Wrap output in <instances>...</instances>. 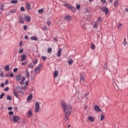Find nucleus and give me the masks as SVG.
Segmentation results:
<instances>
[{"label":"nucleus","instance_id":"7","mask_svg":"<svg viewBox=\"0 0 128 128\" xmlns=\"http://www.w3.org/2000/svg\"><path fill=\"white\" fill-rule=\"evenodd\" d=\"M16 91L18 92H20V94H24V92H22V88H20V87L18 86H16Z\"/></svg>","mask_w":128,"mask_h":128},{"label":"nucleus","instance_id":"52","mask_svg":"<svg viewBox=\"0 0 128 128\" xmlns=\"http://www.w3.org/2000/svg\"><path fill=\"white\" fill-rule=\"evenodd\" d=\"M23 28H24V30H26V28H28V26L24 25Z\"/></svg>","mask_w":128,"mask_h":128},{"label":"nucleus","instance_id":"22","mask_svg":"<svg viewBox=\"0 0 128 128\" xmlns=\"http://www.w3.org/2000/svg\"><path fill=\"white\" fill-rule=\"evenodd\" d=\"M30 40H38V37L36 36H32L30 38Z\"/></svg>","mask_w":128,"mask_h":128},{"label":"nucleus","instance_id":"5","mask_svg":"<svg viewBox=\"0 0 128 128\" xmlns=\"http://www.w3.org/2000/svg\"><path fill=\"white\" fill-rule=\"evenodd\" d=\"M100 10H102L103 12H105L106 14H108V9L106 7H101L100 8Z\"/></svg>","mask_w":128,"mask_h":128},{"label":"nucleus","instance_id":"39","mask_svg":"<svg viewBox=\"0 0 128 128\" xmlns=\"http://www.w3.org/2000/svg\"><path fill=\"white\" fill-rule=\"evenodd\" d=\"M38 12L39 14H42V12H44V9H40L38 10Z\"/></svg>","mask_w":128,"mask_h":128},{"label":"nucleus","instance_id":"18","mask_svg":"<svg viewBox=\"0 0 128 128\" xmlns=\"http://www.w3.org/2000/svg\"><path fill=\"white\" fill-rule=\"evenodd\" d=\"M32 110H29L28 112V118H30V116H32Z\"/></svg>","mask_w":128,"mask_h":128},{"label":"nucleus","instance_id":"27","mask_svg":"<svg viewBox=\"0 0 128 128\" xmlns=\"http://www.w3.org/2000/svg\"><path fill=\"white\" fill-rule=\"evenodd\" d=\"M68 62L69 64H72L74 62V60L72 59H70L68 61Z\"/></svg>","mask_w":128,"mask_h":128},{"label":"nucleus","instance_id":"3","mask_svg":"<svg viewBox=\"0 0 128 128\" xmlns=\"http://www.w3.org/2000/svg\"><path fill=\"white\" fill-rule=\"evenodd\" d=\"M34 112H40V104H38V102H36L35 103Z\"/></svg>","mask_w":128,"mask_h":128},{"label":"nucleus","instance_id":"12","mask_svg":"<svg viewBox=\"0 0 128 128\" xmlns=\"http://www.w3.org/2000/svg\"><path fill=\"white\" fill-rule=\"evenodd\" d=\"M64 20H67V21H70V20H72V16H66L64 18Z\"/></svg>","mask_w":128,"mask_h":128},{"label":"nucleus","instance_id":"6","mask_svg":"<svg viewBox=\"0 0 128 128\" xmlns=\"http://www.w3.org/2000/svg\"><path fill=\"white\" fill-rule=\"evenodd\" d=\"M42 66V64H39L35 69V74H38L39 72L40 71V68Z\"/></svg>","mask_w":128,"mask_h":128},{"label":"nucleus","instance_id":"43","mask_svg":"<svg viewBox=\"0 0 128 128\" xmlns=\"http://www.w3.org/2000/svg\"><path fill=\"white\" fill-rule=\"evenodd\" d=\"M8 114H9L10 116H12V114H14V112H12V111H10V112H8Z\"/></svg>","mask_w":128,"mask_h":128},{"label":"nucleus","instance_id":"58","mask_svg":"<svg viewBox=\"0 0 128 128\" xmlns=\"http://www.w3.org/2000/svg\"><path fill=\"white\" fill-rule=\"evenodd\" d=\"M5 84L8 85V80H6L5 82Z\"/></svg>","mask_w":128,"mask_h":128},{"label":"nucleus","instance_id":"23","mask_svg":"<svg viewBox=\"0 0 128 128\" xmlns=\"http://www.w3.org/2000/svg\"><path fill=\"white\" fill-rule=\"evenodd\" d=\"M90 48H91V50H96V46H94V43L91 44Z\"/></svg>","mask_w":128,"mask_h":128},{"label":"nucleus","instance_id":"21","mask_svg":"<svg viewBox=\"0 0 128 128\" xmlns=\"http://www.w3.org/2000/svg\"><path fill=\"white\" fill-rule=\"evenodd\" d=\"M22 78L20 77V74L17 75L16 76V80H18V82H20Z\"/></svg>","mask_w":128,"mask_h":128},{"label":"nucleus","instance_id":"47","mask_svg":"<svg viewBox=\"0 0 128 128\" xmlns=\"http://www.w3.org/2000/svg\"><path fill=\"white\" fill-rule=\"evenodd\" d=\"M76 8L77 10H80V4H77V5L76 6Z\"/></svg>","mask_w":128,"mask_h":128},{"label":"nucleus","instance_id":"61","mask_svg":"<svg viewBox=\"0 0 128 128\" xmlns=\"http://www.w3.org/2000/svg\"><path fill=\"white\" fill-rule=\"evenodd\" d=\"M0 86L2 88H4V83L1 84H0Z\"/></svg>","mask_w":128,"mask_h":128},{"label":"nucleus","instance_id":"37","mask_svg":"<svg viewBox=\"0 0 128 128\" xmlns=\"http://www.w3.org/2000/svg\"><path fill=\"white\" fill-rule=\"evenodd\" d=\"M100 0L103 4H106V5L107 4L106 1V0Z\"/></svg>","mask_w":128,"mask_h":128},{"label":"nucleus","instance_id":"46","mask_svg":"<svg viewBox=\"0 0 128 128\" xmlns=\"http://www.w3.org/2000/svg\"><path fill=\"white\" fill-rule=\"evenodd\" d=\"M22 52H24V49H22V48L19 49V54H22Z\"/></svg>","mask_w":128,"mask_h":128},{"label":"nucleus","instance_id":"10","mask_svg":"<svg viewBox=\"0 0 128 128\" xmlns=\"http://www.w3.org/2000/svg\"><path fill=\"white\" fill-rule=\"evenodd\" d=\"M24 80H26V77H24V76H23L22 77V82H20V86H22V84L24 86Z\"/></svg>","mask_w":128,"mask_h":128},{"label":"nucleus","instance_id":"45","mask_svg":"<svg viewBox=\"0 0 128 128\" xmlns=\"http://www.w3.org/2000/svg\"><path fill=\"white\" fill-rule=\"evenodd\" d=\"M34 64H38V60L36 59L35 60L33 61Z\"/></svg>","mask_w":128,"mask_h":128},{"label":"nucleus","instance_id":"48","mask_svg":"<svg viewBox=\"0 0 128 128\" xmlns=\"http://www.w3.org/2000/svg\"><path fill=\"white\" fill-rule=\"evenodd\" d=\"M101 37V38H102V35H100V34H98V38H100Z\"/></svg>","mask_w":128,"mask_h":128},{"label":"nucleus","instance_id":"19","mask_svg":"<svg viewBox=\"0 0 128 128\" xmlns=\"http://www.w3.org/2000/svg\"><path fill=\"white\" fill-rule=\"evenodd\" d=\"M4 70L6 71V72H10V66L8 65H6L4 67Z\"/></svg>","mask_w":128,"mask_h":128},{"label":"nucleus","instance_id":"16","mask_svg":"<svg viewBox=\"0 0 128 128\" xmlns=\"http://www.w3.org/2000/svg\"><path fill=\"white\" fill-rule=\"evenodd\" d=\"M58 76V71L55 70L54 74V78H56Z\"/></svg>","mask_w":128,"mask_h":128},{"label":"nucleus","instance_id":"13","mask_svg":"<svg viewBox=\"0 0 128 128\" xmlns=\"http://www.w3.org/2000/svg\"><path fill=\"white\" fill-rule=\"evenodd\" d=\"M94 108L96 112H102V110H100V108L98 106H94Z\"/></svg>","mask_w":128,"mask_h":128},{"label":"nucleus","instance_id":"9","mask_svg":"<svg viewBox=\"0 0 128 128\" xmlns=\"http://www.w3.org/2000/svg\"><path fill=\"white\" fill-rule=\"evenodd\" d=\"M26 60V55L25 54H22L21 56V62H24Z\"/></svg>","mask_w":128,"mask_h":128},{"label":"nucleus","instance_id":"17","mask_svg":"<svg viewBox=\"0 0 128 128\" xmlns=\"http://www.w3.org/2000/svg\"><path fill=\"white\" fill-rule=\"evenodd\" d=\"M88 120H90V122H94V117L89 116L88 117Z\"/></svg>","mask_w":128,"mask_h":128},{"label":"nucleus","instance_id":"56","mask_svg":"<svg viewBox=\"0 0 128 128\" xmlns=\"http://www.w3.org/2000/svg\"><path fill=\"white\" fill-rule=\"evenodd\" d=\"M10 78H14V74L13 73H10Z\"/></svg>","mask_w":128,"mask_h":128},{"label":"nucleus","instance_id":"51","mask_svg":"<svg viewBox=\"0 0 128 128\" xmlns=\"http://www.w3.org/2000/svg\"><path fill=\"white\" fill-rule=\"evenodd\" d=\"M8 90H10V88L8 87H6V88H4V92H8Z\"/></svg>","mask_w":128,"mask_h":128},{"label":"nucleus","instance_id":"53","mask_svg":"<svg viewBox=\"0 0 128 128\" xmlns=\"http://www.w3.org/2000/svg\"><path fill=\"white\" fill-rule=\"evenodd\" d=\"M42 60H44V61L46 60V57L42 56Z\"/></svg>","mask_w":128,"mask_h":128},{"label":"nucleus","instance_id":"59","mask_svg":"<svg viewBox=\"0 0 128 128\" xmlns=\"http://www.w3.org/2000/svg\"><path fill=\"white\" fill-rule=\"evenodd\" d=\"M22 88H23V90H26V85H24V86H22Z\"/></svg>","mask_w":128,"mask_h":128},{"label":"nucleus","instance_id":"41","mask_svg":"<svg viewBox=\"0 0 128 128\" xmlns=\"http://www.w3.org/2000/svg\"><path fill=\"white\" fill-rule=\"evenodd\" d=\"M17 2H18V0H11V4H16Z\"/></svg>","mask_w":128,"mask_h":128},{"label":"nucleus","instance_id":"14","mask_svg":"<svg viewBox=\"0 0 128 128\" xmlns=\"http://www.w3.org/2000/svg\"><path fill=\"white\" fill-rule=\"evenodd\" d=\"M62 49L60 48L57 54V56H58V58H60V55L62 54Z\"/></svg>","mask_w":128,"mask_h":128},{"label":"nucleus","instance_id":"26","mask_svg":"<svg viewBox=\"0 0 128 128\" xmlns=\"http://www.w3.org/2000/svg\"><path fill=\"white\" fill-rule=\"evenodd\" d=\"M104 120V115L102 114V115L100 116V120L101 122H102V120Z\"/></svg>","mask_w":128,"mask_h":128},{"label":"nucleus","instance_id":"64","mask_svg":"<svg viewBox=\"0 0 128 128\" xmlns=\"http://www.w3.org/2000/svg\"><path fill=\"white\" fill-rule=\"evenodd\" d=\"M26 62H22V66H26Z\"/></svg>","mask_w":128,"mask_h":128},{"label":"nucleus","instance_id":"54","mask_svg":"<svg viewBox=\"0 0 128 128\" xmlns=\"http://www.w3.org/2000/svg\"><path fill=\"white\" fill-rule=\"evenodd\" d=\"M20 10L21 12H24V6L21 7Z\"/></svg>","mask_w":128,"mask_h":128},{"label":"nucleus","instance_id":"35","mask_svg":"<svg viewBox=\"0 0 128 128\" xmlns=\"http://www.w3.org/2000/svg\"><path fill=\"white\" fill-rule=\"evenodd\" d=\"M14 96H15L17 98H18V92H16L14 91Z\"/></svg>","mask_w":128,"mask_h":128},{"label":"nucleus","instance_id":"33","mask_svg":"<svg viewBox=\"0 0 128 128\" xmlns=\"http://www.w3.org/2000/svg\"><path fill=\"white\" fill-rule=\"evenodd\" d=\"M104 68L106 69V70H107L108 69V63L106 62L105 64H104Z\"/></svg>","mask_w":128,"mask_h":128},{"label":"nucleus","instance_id":"2","mask_svg":"<svg viewBox=\"0 0 128 128\" xmlns=\"http://www.w3.org/2000/svg\"><path fill=\"white\" fill-rule=\"evenodd\" d=\"M9 118L10 120H12V122L16 124V122H20V118L18 117V116H13L12 118V116H10Z\"/></svg>","mask_w":128,"mask_h":128},{"label":"nucleus","instance_id":"42","mask_svg":"<svg viewBox=\"0 0 128 128\" xmlns=\"http://www.w3.org/2000/svg\"><path fill=\"white\" fill-rule=\"evenodd\" d=\"M42 30H48V27H46V26H42Z\"/></svg>","mask_w":128,"mask_h":128},{"label":"nucleus","instance_id":"60","mask_svg":"<svg viewBox=\"0 0 128 128\" xmlns=\"http://www.w3.org/2000/svg\"><path fill=\"white\" fill-rule=\"evenodd\" d=\"M12 110V107L10 106L8 108V110Z\"/></svg>","mask_w":128,"mask_h":128},{"label":"nucleus","instance_id":"63","mask_svg":"<svg viewBox=\"0 0 128 128\" xmlns=\"http://www.w3.org/2000/svg\"><path fill=\"white\" fill-rule=\"evenodd\" d=\"M24 38H25V40H28V36H24Z\"/></svg>","mask_w":128,"mask_h":128},{"label":"nucleus","instance_id":"38","mask_svg":"<svg viewBox=\"0 0 128 128\" xmlns=\"http://www.w3.org/2000/svg\"><path fill=\"white\" fill-rule=\"evenodd\" d=\"M7 100H12V97L10 96V95L7 96Z\"/></svg>","mask_w":128,"mask_h":128},{"label":"nucleus","instance_id":"28","mask_svg":"<svg viewBox=\"0 0 128 128\" xmlns=\"http://www.w3.org/2000/svg\"><path fill=\"white\" fill-rule=\"evenodd\" d=\"M118 0L115 1L114 3V6L115 8H118Z\"/></svg>","mask_w":128,"mask_h":128},{"label":"nucleus","instance_id":"50","mask_svg":"<svg viewBox=\"0 0 128 128\" xmlns=\"http://www.w3.org/2000/svg\"><path fill=\"white\" fill-rule=\"evenodd\" d=\"M50 24H52V22H50V20H48L47 21V24L48 26H50Z\"/></svg>","mask_w":128,"mask_h":128},{"label":"nucleus","instance_id":"40","mask_svg":"<svg viewBox=\"0 0 128 128\" xmlns=\"http://www.w3.org/2000/svg\"><path fill=\"white\" fill-rule=\"evenodd\" d=\"M28 66L30 68H34V65H32V64H29Z\"/></svg>","mask_w":128,"mask_h":128},{"label":"nucleus","instance_id":"49","mask_svg":"<svg viewBox=\"0 0 128 128\" xmlns=\"http://www.w3.org/2000/svg\"><path fill=\"white\" fill-rule=\"evenodd\" d=\"M14 72H18V68H14Z\"/></svg>","mask_w":128,"mask_h":128},{"label":"nucleus","instance_id":"31","mask_svg":"<svg viewBox=\"0 0 128 128\" xmlns=\"http://www.w3.org/2000/svg\"><path fill=\"white\" fill-rule=\"evenodd\" d=\"M128 42H126V38H124V42H123V44H124V46H126Z\"/></svg>","mask_w":128,"mask_h":128},{"label":"nucleus","instance_id":"25","mask_svg":"<svg viewBox=\"0 0 128 128\" xmlns=\"http://www.w3.org/2000/svg\"><path fill=\"white\" fill-rule=\"evenodd\" d=\"M25 74H26V78H30V72H28V71L26 70Z\"/></svg>","mask_w":128,"mask_h":128},{"label":"nucleus","instance_id":"15","mask_svg":"<svg viewBox=\"0 0 128 128\" xmlns=\"http://www.w3.org/2000/svg\"><path fill=\"white\" fill-rule=\"evenodd\" d=\"M32 100V94H30L27 98V102H30Z\"/></svg>","mask_w":128,"mask_h":128},{"label":"nucleus","instance_id":"32","mask_svg":"<svg viewBox=\"0 0 128 128\" xmlns=\"http://www.w3.org/2000/svg\"><path fill=\"white\" fill-rule=\"evenodd\" d=\"M10 12H11V14H14V12H16V9H12L10 10Z\"/></svg>","mask_w":128,"mask_h":128},{"label":"nucleus","instance_id":"29","mask_svg":"<svg viewBox=\"0 0 128 128\" xmlns=\"http://www.w3.org/2000/svg\"><path fill=\"white\" fill-rule=\"evenodd\" d=\"M4 4L0 5V10H4Z\"/></svg>","mask_w":128,"mask_h":128},{"label":"nucleus","instance_id":"30","mask_svg":"<svg viewBox=\"0 0 128 128\" xmlns=\"http://www.w3.org/2000/svg\"><path fill=\"white\" fill-rule=\"evenodd\" d=\"M98 24L97 22H95L94 24V28H98Z\"/></svg>","mask_w":128,"mask_h":128},{"label":"nucleus","instance_id":"34","mask_svg":"<svg viewBox=\"0 0 128 128\" xmlns=\"http://www.w3.org/2000/svg\"><path fill=\"white\" fill-rule=\"evenodd\" d=\"M4 96V94L2 93L0 95V99L2 100V98Z\"/></svg>","mask_w":128,"mask_h":128},{"label":"nucleus","instance_id":"11","mask_svg":"<svg viewBox=\"0 0 128 128\" xmlns=\"http://www.w3.org/2000/svg\"><path fill=\"white\" fill-rule=\"evenodd\" d=\"M84 76L82 75H80V82L81 84H84Z\"/></svg>","mask_w":128,"mask_h":128},{"label":"nucleus","instance_id":"8","mask_svg":"<svg viewBox=\"0 0 128 128\" xmlns=\"http://www.w3.org/2000/svg\"><path fill=\"white\" fill-rule=\"evenodd\" d=\"M24 18L26 20V21L27 22H30V19H31L30 16L25 15Z\"/></svg>","mask_w":128,"mask_h":128},{"label":"nucleus","instance_id":"57","mask_svg":"<svg viewBox=\"0 0 128 128\" xmlns=\"http://www.w3.org/2000/svg\"><path fill=\"white\" fill-rule=\"evenodd\" d=\"M98 22H102V18H100V17H99V18H98Z\"/></svg>","mask_w":128,"mask_h":128},{"label":"nucleus","instance_id":"4","mask_svg":"<svg viewBox=\"0 0 128 128\" xmlns=\"http://www.w3.org/2000/svg\"><path fill=\"white\" fill-rule=\"evenodd\" d=\"M64 6H66L72 12H76V8L72 6L70 4H64Z\"/></svg>","mask_w":128,"mask_h":128},{"label":"nucleus","instance_id":"62","mask_svg":"<svg viewBox=\"0 0 128 128\" xmlns=\"http://www.w3.org/2000/svg\"><path fill=\"white\" fill-rule=\"evenodd\" d=\"M85 10H86V12H89L88 8H86Z\"/></svg>","mask_w":128,"mask_h":128},{"label":"nucleus","instance_id":"55","mask_svg":"<svg viewBox=\"0 0 128 128\" xmlns=\"http://www.w3.org/2000/svg\"><path fill=\"white\" fill-rule=\"evenodd\" d=\"M122 26V24L121 23H120V24H118V28H120V26Z\"/></svg>","mask_w":128,"mask_h":128},{"label":"nucleus","instance_id":"36","mask_svg":"<svg viewBox=\"0 0 128 128\" xmlns=\"http://www.w3.org/2000/svg\"><path fill=\"white\" fill-rule=\"evenodd\" d=\"M52 49L51 48H48V54L52 52Z\"/></svg>","mask_w":128,"mask_h":128},{"label":"nucleus","instance_id":"24","mask_svg":"<svg viewBox=\"0 0 128 128\" xmlns=\"http://www.w3.org/2000/svg\"><path fill=\"white\" fill-rule=\"evenodd\" d=\"M26 8L28 10H30V4H26Z\"/></svg>","mask_w":128,"mask_h":128},{"label":"nucleus","instance_id":"44","mask_svg":"<svg viewBox=\"0 0 128 128\" xmlns=\"http://www.w3.org/2000/svg\"><path fill=\"white\" fill-rule=\"evenodd\" d=\"M0 76H4V73L2 72H0Z\"/></svg>","mask_w":128,"mask_h":128},{"label":"nucleus","instance_id":"1","mask_svg":"<svg viewBox=\"0 0 128 128\" xmlns=\"http://www.w3.org/2000/svg\"><path fill=\"white\" fill-rule=\"evenodd\" d=\"M61 107L63 110L65 116L64 117V120L65 122L68 120V117L72 114V105L68 106L66 102L64 100H61Z\"/></svg>","mask_w":128,"mask_h":128},{"label":"nucleus","instance_id":"20","mask_svg":"<svg viewBox=\"0 0 128 128\" xmlns=\"http://www.w3.org/2000/svg\"><path fill=\"white\" fill-rule=\"evenodd\" d=\"M19 21L20 22V24H24V18H22V16L20 17Z\"/></svg>","mask_w":128,"mask_h":128}]
</instances>
